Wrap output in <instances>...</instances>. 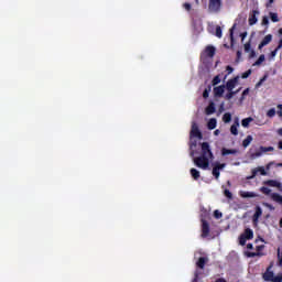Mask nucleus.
<instances>
[{
  "instance_id": "nucleus-35",
  "label": "nucleus",
  "mask_w": 282,
  "mask_h": 282,
  "mask_svg": "<svg viewBox=\"0 0 282 282\" xmlns=\"http://www.w3.org/2000/svg\"><path fill=\"white\" fill-rule=\"evenodd\" d=\"M219 83H221V78L219 77V75H217L216 77H214L213 79V85H219Z\"/></svg>"
},
{
  "instance_id": "nucleus-62",
  "label": "nucleus",
  "mask_w": 282,
  "mask_h": 282,
  "mask_svg": "<svg viewBox=\"0 0 282 282\" xmlns=\"http://www.w3.org/2000/svg\"><path fill=\"white\" fill-rule=\"evenodd\" d=\"M243 100H246V96H241V98H240V102H243Z\"/></svg>"
},
{
  "instance_id": "nucleus-47",
  "label": "nucleus",
  "mask_w": 282,
  "mask_h": 282,
  "mask_svg": "<svg viewBox=\"0 0 282 282\" xmlns=\"http://www.w3.org/2000/svg\"><path fill=\"white\" fill-rule=\"evenodd\" d=\"M236 25L234 24L232 28L230 29V39H231V43H234V37H232V31L235 30Z\"/></svg>"
},
{
  "instance_id": "nucleus-4",
  "label": "nucleus",
  "mask_w": 282,
  "mask_h": 282,
  "mask_svg": "<svg viewBox=\"0 0 282 282\" xmlns=\"http://www.w3.org/2000/svg\"><path fill=\"white\" fill-rule=\"evenodd\" d=\"M260 192L263 193V195H270L272 202H275L282 206V196L279 193H272V189L269 187H261Z\"/></svg>"
},
{
  "instance_id": "nucleus-11",
  "label": "nucleus",
  "mask_w": 282,
  "mask_h": 282,
  "mask_svg": "<svg viewBox=\"0 0 282 282\" xmlns=\"http://www.w3.org/2000/svg\"><path fill=\"white\" fill-rule=\"evenodd\" d=\"M261 215H263V209H261L260 206L256 207V213L253 215V224L257 226L259 224V219L261 218Z\"/></svg>"
},
{
  "instance_id": "nucleus-26",
  "label": "nucleus",
  "mask_w": 282,
  "mask_h": 282,
  "mask_svg": "<svg viewBox=\"0 0 282 282\" xmlns=\"http://www.w3.org/2000/svg\"><path fill=\"white\" fill-rule=\"evenodd\" d=\"M265 62V55H260L258 61L253 63V67H259V65L263 64Z\"/></svg>"
},
{
  "instance_id": "nucleus-43",
  "label": "nucleus",
  "mask_w": 282,
  "mask_h": 282,
  "mask_svg": "<svg viewBox=\"0 0 282 282\" xmlns=\"http://www.w3.org/2000/svg\"><path fill=\"white\" fill-rule=\"evenodd\" d=\"M262 206H265V208H269V210H274V206L269 203H262Z\"/></svg>"
},
{
  "instance_id": "nucleus-45",
  "label": "nucleus",
  "mask_w": 282,
  "mask_h": 282,
  "mask_svg": "<svg viewBox=\"0 0 282 282\" xmlns=\"http://www.w3.org/2000/svg\"><path fill=\"white\" fill-rule=\"evenodd\" d=\"M249 56L250 58H254V56H257V53L253 50H251L249 51Z\"/></svg>"
},
{
  "instance_id": "nucleus-22",
  "label": "nucleus",
  "mask_w": 282,
  "mask_h": 282,
  "mask_svg": "<svg viewBox=\"0 0 282 282\" xmlns=\"http://www.w3.org/2000/svg\"><path fill=\"white\" fill-rule=\"evenodd\" d=\"M189 173H191L193 180H199L200 174L197 169H195V167L191 169Z\"/></svg>"
},
{
  "instance_id": "nucleus-64",
  "label": "nucleus",
  "mask_w": 282,
  "mask_h": 282,
  "mask_svg": "<svg viewBox=\"0 0 282 282\" xmlns=\"http://www.w3.org/2000/svg\"><path fill=\"white\" fill-rule=\"evenodd\" d=\"M279 34H281V35H282V28L279 30Z\"/></svg>"
},
{
  "instance_id": "nucleus-36",
  "label": "nucleus",
  "mask_w": 282,
  "mask_h": 282,
  "mask_svg": "<svg viewBox=\"0 0 282 282\" xmlns=\"http://www.w3.org/2000/svg\"><path fill=\"white\" fill-rule=\"evenodd\" d=\"M251 51H252V47L250 46V43H246V44H245V52H246L247 54H250Z\"/></svg>"
},
{
  "instance_id": "nucleus-13",
  "label": "nucleus",
  "mask_w": 282,
  "mask_h": 282,
  "mask_svg": "<svg viewBox=\"0 0 282 282\" xmlns=\"http://www.w3.org/2000/svg\"><path fill=\"white\" fill-rule=\"evenodd\" d=\"M230 133L232 135H239V118H237L234 122V124L230 128Z\"/></svg>"
},
{
  "instance_id": "nucleus-7",
  "label": "nucleus",
  "mask_w": 282,
  "mask_h": 282,
  "mask_svg": "<svg viewBox=\"0 0 282 282\" xmlns=\"http://www.w3.org/2000/svg\"><path fill=\"white\" fill-rule=\"evenodd\" d=\"M254 237L252 229L247 228L245 232L239 238L240 246H246V242Z\"/></svg>"
},
{
  "instance_id": "nucleus-21",
  "label": "nucleus",
  "mask_w": 282,
  "mask_h": 282,
  "mask_svg": "<svg viewBox=\"0 0 282 282\" xmlns=\"http://www.w3.org/2000/svg\"><path fill=\"white\" fill-rule=\"evenodd\" d=\"M254 119L252 117H249V118H245L241 120V126L245 128V129H248V127H250V122H253Z\"/></svg>"
},
{
  "instance_id": "nucleus-16",
  "label": "nucleus",
  "mask_w": 282,
  "mask_h": 282,
  "mask_svg": "<svg viewBox=\"0 0 282 282\" xmlns=\"http://www.w3.org/2000/svg\"><path fill=\"white\" fill-rule=\"evenodd\" d=\"M209 230L210 228L208 227V223H206V220H202V237H206Z\"/></svg>"
},
{
  "instance_id": "nucleus-23",
  "label": "nucleus",
  "mask_w": 282,
  "mask_h": 282,
  "mask_svg": "<svg viewBox=\"0 0 282 282\" xmlns=\"http://www.w3.org/2000/svg\"><path fill=\"white\" fill-rule=\"evenodd\" d=\"M206 261H208L206 258L200 257L196 263L197 268H200V270H204V265H206Z\"/></svg>"
},
{
  "instance_id": "nucleus-51",
  "label": "nucleus",
  "mask_w": 282,
  "mask_h": 282,
  "mask_svg": "<svg viewBox=\"0 0 282 282\" xmlns=\"http://www.w3.org/2000/svg\"><path fill=\"white\" fill-rule=\"evenodd\" d=\"M274 162H270L268 165H267V171H270V169H272Z\"/></svg>"
},
{
  "instance_id": "nucleus-41",
  "label": "nucleus",
  "mask_w": 282,
  "mask_h": 282,
  "mask_svg": "<svg viewBox=\"0 0 282 282\" xmlns=\"http://www.w3.org/2000/svg\"><path fill=\"white\" fill-rule=\"evenodd\" d=\"M264 1H265V8H272L274 0H264Z\"/></svg>"
},
{
  "instance_id": "nucleus-50",
  "label": "nucleus",
  "mask_w": 282,
  "mask_h": 282,
  "mask_svg": "<svg viewBox=\"0 0 282 282\" xmlns=\"http://www.w3.org/2000/svg\"><path fill=\"white\" fill-rule=\"evenodd\" d=\"M227 72H228V74H232V72H235V69L231 66H227Z\"/></svg>"
},
{
  "instance_id": "nucleus-12",
  "label": "nucleus",
  "mask_w": 282,
  "mask_h": 282,
  "mask_svg": "<svg viewBox=\"0 0 282 282\" xmlns=\"http://www.w3.org/2000/svg\"><path fill=\"white\" fill-rule=\"evenodd\" d=\"M259 14L260 12L258 10L252 11V14L249 17V25H257L259 21L257 17H259Z\"/></svg>"
},
{
  "instance_id": "nucleus-20",
  "label": "nucleus",
  "mask_w": 282,
  "mask_h": 282,
  "mask_svg": "<svg viewBox=\"0 0 282 282\" xmlns=\"http://www.w3.org/2000/svg\"><path fill=\"white\" fill-rule=\"evenodd\" d=\"M217 127V119L212 118L208 120L207 122V128L209 129V131H213V129H216Z\"/></svg>"
},
{
  "instance_id": "nucleus-56",
  "label": "nucleus",
  "mask_w": 282,
  "mask_h": 282,
  "mask_svg": "<svg viewBox=\"0 0 282 282\" xmlns=\"http://www.w3.org/2000/svg\"><path fill=\"white\" fill-rule=\"evenodd\" d=\"M276 133L282 137V128L278 129Z\"/></svg>"
},
{
  "instance_id": "nucleus-31",
  "label": "nucleus",
  "mask_w": 282,
  "mask_h": 282,
  "mask_svg": "<svg viewBox=\"0 0 282 282\" xmlns=\"http://www.w3.org/2000/svg\"><path fill=\"white\" fill-rule=\"evenodd\" d=\"M276 109H274V108H271V109H269L268 111H267V116H268V118H274V116H276Z\"/></svg>"
},
{
  "instance_id": "nucleus-33",
  "label": "nucleus",
  "mask_w": 282,
  "mask_h": 282,
  "mask_svg": "<svg viewBox=\"0 0 282 282\" xmlns=\"http://www.w3.org/2000/svg\"><path fill=\"white\" fill-rule=\"evenodd\" d=\"M278 261L279 265L282 268V248L278 249Z\"/></svg>"
},
{
  "instance_id": "nucleus-49",
  "label": "nucleus",
  "mask_w": 282,
  "mask_h": 282,
  "mask_svg": "<svg viewBox=\"0 0 282 282\" xmlns=\"http://www.w3.org/2000/svg\"><path fill=\"white\" fill-rule=\"evenodd\" d=\"M208 96H209V91L208 90H204L203 98H208Z\"/></svg>"
},
{
  "instance_id": "nucleus-27",
  "label": "nucleus",
  "mask_w": 282,
  "mask_h": 282,
  "mask_svg": "<svg viewBox=\"0 0 282 282\" xmlns=\"http://www.w3.org/2000/svg\"><path fill=\"white\" fill-rule=\"evenodd\" d=\"M252 142V135H248L243 141H242V147H245V149H247V147H250Z\"/></svg>"
},
{
  "instance_id": "nucleus-54",
  "label": "nucleus",
  "mask_w": 282,
  "mask_h": 282,
  "mask_svg": "<svg viewBox=\"0 0 282 282\" xmlns=\"http://www.w3.org/2000/svg\"><path fill=\"white\" fill-rule=\"evenodd\" d=\"M254 177H257V175H254V173H252L251 176H247V180H254Z\"/></svg>"
},
{
  "instance_id": "nucleus-38",
  "label": "nucleus",
  "mask_w": 282,
  "mask_h": 282,
  "mask_svg": "<svg viewBox=\"0 0 282 282\" xmlns=\"http://www.w3.org/2000/svg\"><path fill=\"white\" fill-rule=\"evenodd\" d=\"M262 25H270V19L265 15L262 18Z\"/></svg>"
},
{
  "instance_id": "nucleus-44",
  "label": "nucleus",
  "mask_w": 282,
  "mask_h": 282,
  "mask_svg": "<svg viewBox=\"0 0 282 282\" xmlns=\"http://www.w3.org/2000/svg\"><path fill=\"white\" fill-rule=\"evenodd\" d=\"M278 53L279 48H275L273 52H271V58H275Z\"/></svg>"
},
{
  "instance_id": "nucleus-37",
  "label": "nucleus",
  "mask_w": 282,
  "mask_h": 282,
  "mask_svg": "<svg viewBox=\"0 0 282 282\" xmlns=\"http://www.w3.org/2000/svg\"><path fill=\"white\" fill-rule=\"evenodd\" d=\"M224 195H225V197H227L228 199H232V193H230V191L225 189V191H224Z\"/></svg>"
},
{
  "instance_id": "nucleus-29",
  "label": "nucleus",
  "mask_w": 282,
  "mask_h": 282,
  "mask_svg": "<svg viewBox=\"0 0 282 282\" xmlns=\"http://www.w3.org/2000/svg\"><path fill=\"white\" fill-rule=\"evenodd\" d=\"M259 150H260V153H262V155H263V153L274 151V148H272V147H267V148L265 147H260Z\"/></svg>"
},
{
  "instance_id": "nucleus-28",
  "label": "nucleus",
  "mask_w": 282,
  "mask_h": 282,
  "mask_svg": "<svg viewBox=\"0 0 282 282\" xmlns=\"http://www.w3.org/2000/svg\"><path fill=\"white\" fill-rule=\"evenodd\" d=\"M269 17H270V19H271V21H272L273 23H279V14H276V13H274V12H270V13H269Z\"/></svg>"
},
{
  "instance_id": "nucleus-60",
  "label": "nucleus",
  "mask_w": 282,
  "mask_h": 282,
  "mask_svg": "<svg viewBox=\"0 0 282 282\" xmlns=\"http://www.w3.org/2000/svg\"><path fill=\"white\" fill-rule=\"evenodd\" d=\"M237 58H241V52L240 51L237 52Z\"/></svg>"
},
{
  "instance_id": "nucleus-25",
  "label": "nucleus",
  "mask_w": 282,
  "mask_h": 282,
  "mask_svg": "<svg viewBox=\"0 0 282 282\" xmlns=\"http://www.w3.org/2000/svg\"><path fill=\"white\" fill-rule=\"evenodd\" d=\"M235 153H237V150H229L226 148L221 150V155H235Z\"/></svg>"
},
{
  "instance_id": "nucleus-63",
  "label": "nucleus",
  "mask_w": 282,
  "mask_h": 282,
  "mask_svg": "<svg viewBox=\"0 0 282 282\" xmlns=\"http://www.w3.org/2000/svg\"><path fill=\"white\" fill-rule=\"evenodd\" d=\"M275 166H282V163H276Z\"/></svg>"
},
{
  "instance_id": "nucleus-2",
  "label": "nucleus",
  "mask_w": 282,
  "mask_h": 282,
  "mask_svg": "<svg viewBox=\"0 0 282 282\" xmlns=\"http://www.w3.org/2000/svg\"><path fill=\"white\" fill-rule=\"evenodd\" d=\"M189 155L193 158L197 151V147H199V142L202 141V131H199V127L197 126L196 122L192 123V130L189 134Z\"/></svg>"
},
{
  "instance_id": "nucleus-5",
  "label": "nucleus",
  "mask_w": 282,
  "mask_h": 282,
  "mask_svg": "<svg viewBox=\"0 0 282 282\" xmlns=\"http://www.w3.org/2000/svg\"><path fill=\"white\" fill-rule=\"evenodd\" d=\"M213 170L212 175L215 177V180H219V175L221 171L226 169V163L215 162L213 163Z\"/></svg>"
},
{
  "instance_id": "nucleus-59",
  "label": "nucleus",
  "mask_w": 282,
  "mask_h": 282,
  "mask_svg": "<svg viewBox=\"0 0 282 282\" xmlns=\"http://www.w3.org/2000/svg\"><path fill=\"white\" fill-rule=\"evenodd\" d=\"M248 250H252V243L247 245Z\"/></svg>"
},
{
  "instance_id": "nucleus-57",
  "label": "nucleus",
  "mask_w": 282,
  "mask_h": 282,
  "mask_svg": "<svg viewBox=\"0 0 282 282\" xmlns=\"http://www.w3.org/2000/svg\"><path fill=\"white\" fill-rule=\"evenodd\" d=\"M278 149L282 150V140L278 143Z\"/></svg>"
},
{
  "instance_id": "nucleus-32",
  "label": "nucleus",
  "mask_w": 282,
  "mask_h": 282,
  "mask_svg": "<svg viewBox=\"0 0 282 282\" xmlns=\"http://www.w3.org/2000/svg\"><path fill=\"white\" fill-rule=\"evenodd\" d=\"M235 94H239V90H237V91L229 90V93L225 96V98L227 100H231V98H234Z\"/></svg>"
},
{
  "instance_id": "nucleus-42",
  "label": "nucleus",
  "mask_w": 282,
  "mask_h": 282,
  "mask_svg": "<svg viewBox=\"0 0 282 282\" xmlns=\"http://www.w3.org/2000/svg\"><path fill=\"white\" fill-rule=\"evenodd\" d=\"M276 107L279 109L276 113L280 118H282V104H279Z\"/></svg>"
},
{
  "instance_id": "nucleus-48",
  "label": "nucleus",
  "mask_w": 282,
  "mask_h": 282,
  "mask_svg": "<svg viewBox=\"0 0 282 282\" xmlns=\"http://www.w3.org/2000/svg\"><path fill=\"white\" fill-rule=\"evenodd\" d=\"M248 94H250V88H247L242 91V96H248Z\"/></svg>"
},
{
  "instance_id": "nucleus-19",
  "label": "nucleus",
  "mask_w": 282,
  "mask_h": 282,
  "mask_svg": "<svg viewBox=\"0 0 282 282\" xmlns=\"http://www.w3.org/2000/svg\"><path fill=\"white\" fill-rule=\"evenodd\" d=\"M205 113L207 116H213L215 113V102H210L207 108L205 109Z\"/></svg>"
},
{
  "instance_id": "nucleus-8",
  "label": "nucleus",
  "mask_w": 282,
  "mask_h": 282,
  "mask_svg": "<svg viewBox=\"0 0 282 282\" xmlns=\"http://www.w3.org/2000/svg\"><path fill=\"white\" fill-rule=\"evenodd\" d=\"M215 52H216L215 47L208 45L202 53V58H213V56H215Z\"/></svg>"
},
{
  "instance_id": "nucleus-18",
  "label": "nucleus",
  "mask_w": 282,
  "mask_h": 282,
  "mask_svg": "<svg viewBox=\"0 0 282 282\" xmlns=\"http://www.w3.org/2000/svg\"><path fill=\"white\" fill-rule=\"evenodd\" d=\"M251 173H253V176L257 175L258 173H260V175H268V172H265V167L263 166L253 169Z\"/></svg>"
},
{
  "instance_id": "nucleus-17",
  "label": "nucleus",
  "mask_w": 282,
  "mask_h": 282,
  "mask_svg": "<svg viewBox=\"0 0 282 282\" xmlns=\"http://www.w3.org/2000/svg\"><path fill=\"white\" fill-rule=\"evenodd\" d=\"M225 89H226V86H224V85L217 86L214 88V95L217 97H221V96H224Z\"/></svg>"
},
{
  "instance_id": "nucleus-52",
  "label": "nucleus",
  "mask_w": 282,
  "mask_h": 282,
  "mask_svg": "<svg viewBox=\"0 0 282 282\" xmlns=\"http://www.w3.org/2000/svg\"><path fill=\"white\" fill-rule=\"evenodd\" d=\"M185 10H191V3H184Z\"/></svg>"
},
{
  "instance_id": "nucleus-58",
  "label": "nucleus",
  "mask_w": 282,
  "mask_h": 282,
  "mask_svg": "<svg viewBox=\"0 0 282 282\" xmlns=\"http://www.w3.org/2000/svg\"><path fill=\"white\" fill-rule=\"evenodd\" d=\"M219 133H221L219 130L214 131V135H219Z\"/></svg>"
},
{
  "instance_id": "nucleus-30",
  "label": "nucleus",
  "mask_w": 282,
  "mask_h": 282,
  "mask_svg": "<svg viewBox=\"0 0 282 282\" xmlns=\"http://www.w3.org/2000/svg\"><path fill=\"white\" fill-rule=\"evenodd\" d=\"M230 120H232V115H230V112H227L223 116V122H230Z\"/></svg>"
},
{
  "instance_id": "nucleus-14",
  "label": "nucleus",
  "mask_w": 282,
  "mask_h": 282,
  "mask_svg": "<svg viewBox=\"0 0 282 282\" xmlns=\"http://www.w3.org/2000/svg\"><path fill=\"white\" fill-rule=\"evenodd\" d=\"M264 184H267L268 186H272L273 188H279V191H281L282 188L281 182L275 180L265 181Z\"/></svg>"
},
{
  "instance_id": "nucleus-3",
  "label": "nucleus",
  "mask_w": 282,
  "mask_h": 282,
  "mask_svg": "<svg viewBox=\"0 0 282 282\" xmlns=\"http://www.w3.org/2000/svg\"><path fill=\"white\" fill-rule=\"evenodd\" d=\"M263 279L264 281L282 282V274L279 273L278 275H274V270H272V267H269L267 272L263 274Z\"/></svg>"
},
{
  "instance_id": "nucleus-1",
  "label": "nucleus",
  "mask_w": 282,
  "mask_h": 282,
  "mask_svg": "<svg viewBox=\"0 0 282 282\" xmlns=\"http://www.w3.org/2000/svg\"><path fill=\"white\" fill-rule=\"evenodd\" d=\"M202 154L198 158H194L193 162L195 166L202 169L203 171H208L210 169V162L215 158L213 155V151H210V145L208 142H204L200 144Z\"/></svg>"
},
{
  "instance_id": "nucleus-10",
  "label": "nucleus",
  "mask_w": 282,
  "mask_h": 282,
  "mask_svg": "<svg viewBox=\"0 0 282 282\" xmlns=\"http://www.w3.org/2000/svg\"><path fill=\"white\" fill-rule=\"evenodd\" d=\"M240 197L245 198V199H252L254 197H259V194L254 193V192H246V191H240L239 192Z\"/></svg>"
},
{
  "instance_id": "nucleus-15",
  "label": "nucleus",
  "mask_w": 282,
  "mask_h": 282,
  "mask_svg": "<svg viewBox=\"0 0 282 282\" xmlns=\"http://www.w3.org/2000/svg\"><path fill=\"white\" fill-rule=\"evenodd\" d=\"M272 42V35H267L262 42L259 44L258 48L262 50V47H265V45H269Z\"/></svg>"
},
{
  "instance_id": "nucleus-61",
  "label": "nucleus",
  "mask_w": 282,
  "mask_h": 282,
  "mask_svg": "<svg viewBox=\"0 0 282 282\" xmlns=\"http://www.w3.org/2000/svg\"><path fill=\"white\" fill-rule=\"evenodd\" d=\"M198 276H199V274H198V273H195L194 282H197Z\"/></svg>"
},
{
  "instance_id": "nucleus-55",
  "label": "nucleus",
  "mask_w": 282,
  "mask_h": 282,
  "mask_svg": "<svg viewBox=\"0 0 282 282\" xmlns=\"http://www.w3.org/2000/svg\"><path fill=\"white\" fill-rule=\"evenodd\" d=\"M240 36H241V39H242V41H243V39H246V36H248V33H246V32H245V33H241Z\"/></svg>"
},
{
  "instance_id": "nucleus-9",
  "label": "nucleus",
  "mask_w": 282,
  "mask_h": 282,
  "mask_svg": "<svg viewBox=\"0 0 282 282\" xmlns=\"http://www.w3.org/2000/svg\"><path fill=\"white\" fill-rule=\"evenodd\" d=\"M237 85H239V76H236L235 78L232 79H229L227 83H226V89L228 91H232V89H235L237 87Z\"/></svg>"
},
{
  "instance_id": "nucleus-24",
  "label": "nucleus",
  "mask_w": 282,
  "mask_h": 282,
  "mask_svg": "<svg viewBox=\"0 0 282 282\" xmlns=\"http://www.w3.org/2000/svg\"><path fill=\"white\" fill-rule=\"evenodd\" d=\"M262 152L260 149H258L256 152H250V160H257V158H261Z\"/></svg>"
},
{
  "instance_id": "nucleus-34",
  "label": "nucleus",
  "mask_w": 282,
  "mask_h": 282,
  "mask_svg": "<svg viewBox=\"0 0 282 282\" xmlns=\"http://www.w3.org/2000/svg\"><path fill=\"white\" fill-rule=\"evenodd\" d=\"M214 217L216 218V219H221V217H224V214H221V212H219V210H215L214 212Z\"/></svg>"
},
{
  "instance_id": "nucleus-40",
  "label": "nucleus",
  "mask_w": 282,
  "mask_h": 282,
  "mask_svg": "<svg viewBox=\"0 0 282 282\" xmlns=\"http://www.w3.org/2000/svg\"><path fill=\"white\" fill-rule=\"evenodd\" d=\"M252 74L251 69H248L247 72L242 73L241 78H248Z\"/></svg>"
},
{
  "instance_id": "nucleus-46",
  "label": "nucleus",
  "mask_w": 282,
  "mask_h": 282,
  "mask_svg": "<svg viewBox=\"0 0 282 282\" xmlns=\"http://www.w3.org/2000/svg\"><path fill=\"white\" fill-rule=\"evenodd\" d=\"M246 254H247V257H257V254H259V253H257V252H246Z\"/></svg>"
},
{
  "instance_id": "nucleus-39",
  "label": "nucleus",
  "mask_w": 282,
  "mask_h": 282,
  "mask_svg": "<svg viewBox=\"0 0 282 282\" xmlns=\"http://www.w3.org/2000/svg\"><path fill=\"white\" fill-rule=\"evenodd\" d=\"M216 36L218 37V39H221V26H217L216 28Z\"/></svg>"
},
{
  "instance_id": "nucleus-53",
  "label": "nucleus",
  "mask_w": 282,
  "mask_h": 282,
  "mask_svg": "<svg viewBox=\"0 0 282 282\" xmlns=\"http://www.w3.org/2000/svg\"><path fill=\"white\" fill-rule=\"evenodd\" d=\"M281 47H282V40L279 41V45H278L276 50L280 51Z\"/></svg>"
},
{
  "instance_id": "nucleus-6",
  "label": "nucleus",
  "mask_w": 282,
  "mask_h": 282,
  "mask_svg": "<svg viewBox=\"0 0 282 282\" xmlns=\"http://www.w3.org/2000/svg\"><path fill=\"white\" fill-rule=\"evenodd\" d=\"M208 10L213 14L221 12V0H209Z\"/></svg>"
}]
</instances>
